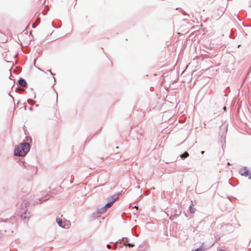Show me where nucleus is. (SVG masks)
<instances>
[{
	"label": "nucleus",
	"instance_id": "1",
	"mask_svg": "<svg viewBox=\"0 0 251 251\" xmlns=\"http://www.w3.org/2000/svg\"><path fill=\"white\" fill-rule=\"evenodd\" d=\"M30 145L27 143H21L15 149L14 155L19 156H25L29 151Z\"/></svg>",
	"mask_w": 251,
	"mask_h": 251
},
{
	"label": "nucleus",
	"instance_id": "2",
	"mask_svg": "<svg viewBox=\"0 0 251 251\" xmlns=\"http://www.w3.org/2000/svg\"><path fill=\"white\" fill-rule=\"evenodd\" d=\"M112 201L108 203H107L105 205V207L106 208H109L111 206V205H112V204L113 203V202L117 200L118 199V196H113L112 197Z\"/></svg>",
	"mask_w": 251,
	"mask_h": 251
},
{
	"label": "nucleus",
	"instance_id": "3",
	"mask_svg": "<svg viewBox=\"0 0 251 251\" xmlns=\"http://www.w3.org/2000/svg\"><path fill=\"white\" fill-rule=\"evenodd\" d=\"M19 84L22 87H25L26 85V81L23 78H20L19 80Z\"/></svg>",
	"mask_w": 251,
	"mask_h": 251
},
{
	"label": "nucleus",
	"instance_id": "4",
	"mask_svg": "<svg viewBox=\"0 0 251 251\" xmlns=\"http://www.w3.org/2000/svg\"><path fill=\"white\" fill-rule=\"evenodd\" d=\"M240 173L241 174V175L242 176H247L248 175V171L246 170V169H242L240 171Z\"/></svg>",
	"mask_w": 251,
	"mask_h": 251
},
{
	"label": "nucleus",
	"instance_id": "5",
	"mask_svg": "<svg viewBox=\"0 0 251 251\" xmlns=\"http://www.w3.org/2000/svg\"><path fill=\"white\" fill-rule=\"evenodd\" d=\"M56 220L59 226L64 227V225H63V222L61 219H60L59 218H57Z\"/></svg>",
	"mask_w": 251,
	"mask_h": 251
},
{
	"label": "nucleus",
	"instance_id": "6",
	"mask_svg": "<svg viewBox=\"0 0 251 251\" xmlns=\"http://www.w3.org/2000/svg\"><path fill=\"white\" fill-rule=\"evenodd\" d=\"M189 210L191 213L193 214L195 212L196 209L194 207H193L192 206H190Z\"/></svg>",
	"mask_w": 251,
	"mask_h": 251
},
{
	"label": "nucleus",
	"instance_id": "7",
	"mask_svg": "<svg viewBox=\"0 0 251 251\" xmlns=\"http://www.w3.org/2000/svg\"><path fill=\"white\" fill-rule=\"evenodd\" d=\"M189 156V153L187 152H185L184 153L181 155L182 158H186Z\"/></svg>",
	"mask_w": 251,
	"mask_h": 251
},
{
	"label": "nucleus",
	"instance_id": "8",
	"mask_svg": "<svg viewBox=\"0 0 251 251\" xmlns=\"http://www.w3.org/2000/svg\"><path fill=\"white\" fill-rule=\"evenodd\" d=\"M124 244L126 246H128V247H133L134 246V245L133 244H130L129 243H128V242L127 241H126Z\"/></svg>",
	"mask_w": 251,
	"mask_h": 251
},
{
	"label": "nucleus",
	"instance_id": "9",
	"mask_svg": "<svg viewBox=\"0 0 251 251\" xmlns=\"http://www.w3.org/2000/svg\"><path fill=\"white\" fill-rule=\"evenodd\" d=\"M107 247L108 248H110V245H108L107 246Z\"/></svg>",
	"mask_w": 251,
	"mask_h": 251
},
{
	"label": "nucleus",
	"instance_id": "10",
	"mask_svg": "<svg viewBox=\"0 0 251 251\" xmlns=\"http://www.w3.org/2000/svg\"><path fill=\"white\" fill-rule=\"evenodd\" d=\"M223 109H224V110L225 111H226V106H225V107H224V108H223Z\"/></svg>",
	"mask_w": 251,
	"mask_h": 251
},
{
	"label": "nucleus",
	"instance_id": "11",
	"mask_svg": "<svg viewBox=\"0 0 251 251\" xmlns=\"http://www.w3.org/2000/svg\"><path fill=\"white\" fill-rule=\"evenodd\" d=\"M220 251H225L224 250H221Z\"/></svg>",
	"mask_w": 251,
	"mask_h": 251
}]
</instances>
